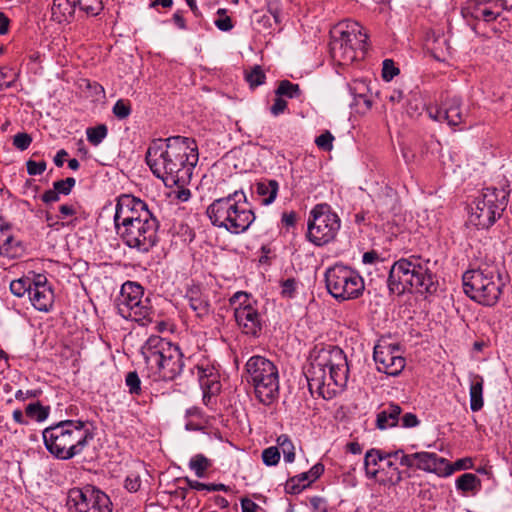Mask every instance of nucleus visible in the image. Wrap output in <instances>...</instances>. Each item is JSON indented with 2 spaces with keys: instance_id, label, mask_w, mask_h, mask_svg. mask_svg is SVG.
I'll return each instance as SVG.
<instances>
[{
  "instance_id": "44",
  "label": "nucleus",
  "mask_w": 512,
  "mask_h": 512,
  "mask_svg": "<svg viewBox=\"0 0 512 512\" xmlns=\"http://www.w3.org/2000/svg\"><path fill=\"white\" fill-rule=\"evenodd\" d=\"M125 383L129 388L130 394L139 395L141 392V381L135 371L129 372L126 375Z\"/></svg>"
},
{
  "instance_id": "55",
  "label": "nucleus",
  "mask_w": 512,
  "mask_h": 512,
  "mask_svg": "<svg viewBox=\"0 0 512 512\" xmlns=\"http://www.w3.org/2000/svg\"><path fill=\"white\" fill-rule=\"evenodd\" d=\"M60 194L58 193L57 190H55V188L53 189H50V190H47L45 191L42 196H41V199L44 203L48 204V203H53V202H57L59 201L60 199Z\"/></svg>"
},
{
  "instance_id": "24",
  "label": "nucleus",
  "mask_w": 512,
  "mask_h": 512,
  "mask_svg": "<svg viewBox=\"0 0 512 512\" xmlns=\"http://www.w3.org/2000/svg\"><path fill=\"white\" fill-rule=\"evenodd\" d=\"M402 409L399 405L390 403L384 406L383 409L377 413L376 427L380 430L395 427L399 420Z\"/></svg>"
},
{
  "instance_id": "38",
  "label": "nucleus",
  "mask_w": 512,
  "mask_h": 512,
  "mask_svg": "<svg viewBox=\"0 0 512 512\" xmlns=\"http://www.w3.org/2000/svg\"><path fill=\"white\" fill-rule=\"evenodd\" d=\"M26 415L38 422L44 421L49 415V408L42 406L39 402L29 404L25 409Z\"/></svg>"
},
{
  "instance_id": "54",
  "label": "nucleus",
  "mask_w": 512,
  "mask_h": 512,
  "mask_svg": "<svg viewBox=\"0 0 512 512\" xmlns=\"http://www.w3.org/2000/svg\"><path fill=\"white\" fill-rule=\"evenodd\" d=\"M403 428H414L419 425L420 421L413 413H405L400 420Z\"/></svg>"
},
{
  "instance_id": "43",
  "label": "nucleus",
  "mask_w": 512,
  "mask_h": 512,
  "mask_svg": "<svg viewBox=\"0 0 512 512\" xmlns=\"http://www.w3.org/2000/svg\"><path fill=\"white\" fill-rule=\"evenodd\" d=\"M263 463L267 466H274L280 460V451L278 447L272 446L263 450L262 452Z\"/></svg>"
},
{
  "instance_id": "50",
  "label": "nucleus",
  "mask_w": 512,
  "mask_h": 512,
  "mask_svg": "<svg viewBox=\"0 0 512 512\" xmlns=\"http://www.w3.org/2000/svg\"><path fill=\"white\" fill-rule=\"evenodd\" d=\"M27 173L31 176L41 175L46 170V162L39 161L36 162L34 160H28L26 162Z\"/></svg>"
},
{
  "instance_id": "17",
  "label": "nucleus",
  "mask_w": 512,
  "mask_h": 512,
  "mask_svg": "<svg viewBox=\"0 0 512 512\" xmlns=\"http://www.w3.org/2000/svg\"><path fill=\"white\" fill-rule=\"evenodd\" d=\"M504 10L502 0H470L462 9L464 18L476 21L492 22L501 16Z\"/></svg>"
},
{
  "instance_id": "42",
  "label": "nucleus",
  "mask_w": 512,
  "mask_h": 512,
  "mask_svg": "<svg viewBox=\"0 0 512 512\" xmlns=\"http://www.w3.org/2000/svg\"><path fill=\"white\" fill-rule=\"evenodd\" d=\"M112 111L118 119H126L131 114V105L129 101L119 99L114 104Z\"/></svg>"
},
{
  "instance_id": "56",
  "label": "nucleus",
  "mask_w": 512,
  "mask_h": 512,
  "mask_svg": "<svg viewBox=\"0 0 512 512\" xmlns=\"http://www.w3.org/2000/svg\"><path fill=\"white\" fill-rule=\"evenodd\" d=\"M297 214L294 211L284 212L281 221L286 227H293L296 223Z\"/></svg>"
},
{
  "instance_id": "63",
  "label": "nucleus",
  "mask_w": 512,
  "mask_h": 512,
  "mask_svg": "<svg viewBox=\"0 0 512 512\" xmlns=\"http://www.w3.org/2000/svg\"><path fill=\"white\" fill-rule=\"evenodd\" d=\"M184 481L187 483V485L191 489L198 490V491L199 490H205V487H206L205 483H202V482H199V481H196V480H191L188 477H185Z\"/></svg>"
},
{
  "instance_id": "59",
  "label": "nucleus",
  "mask_w": 512,
  "mask_h": 512,
  "mask_svg": "<svg viewBox=\"0 0 512 512\" xmlns=\"http://www.w3.org/2000/svg\"><path fill=\"white\" fill-rule=\"evenodd\" d=\"M61 218L72 216L76 214V209L73 205L64 204L59 207Z\"/></svg>"
},
{
  "instance_id": "21",
  "label": "nucleus",
  "mask_w": 512,
  "mask_h": 512,
  "mask_svg": "<svg viewBox=\"0 0 512 512\" xmlns=\"http://www.w3.org/2000/svg\"><path fill=\"white\" fill-rule=\"evenodd\" d=\"M197 377L204 395H215L220 391L219 375L214 368L197 366Z\"/></svg>"
},
{
  "instance_id": "47",
  "label": "nucleus",
  "mask_w": 512,
  "mask_h": 512,
  "mask_svg": "<svg viewBox=\"0 0 512 512\" xmlns=\"http://www.w3.org/2000/svg\"><path fill=\"white\" fill-rule=\"evenodd\" d=\"M334 136L329 132L325 131L315 139V144L319 149L324 151H330L333 148Z\"/></svg>"
},
{
  "instance_id": "36",
  "label": "nucleus",
  "mask_w": 512,
  "mask_h": 512,
  "mask_svg": "<svg viewBox=\"0 0 512 512\" xmlns=\"http://www.w3.org/2000/svg\"><path fill=\"white\" fill-rule=\"evenodd\" d=\"M277 447L279 451L283 453L284 461L287 463H292L295 459V448L290 440V438L287 435H280L277 438Z\"/></svg>"
},
{
  "instance_id": "41",
  "label": "nucleus",
  "mask_w": 512,
  "mask_h": 512,
  "mask_svg": "<svg viewBox=\"0 0 512 512\" xmlns=\"http://www.w3.org/2000/svg\"><path fill=\"white\" fill-rule=\"evenodd\" d=\"M32 287L31 281L29 279L19 278L13 280L10 283V291L13 295L17 297H22L26 292H30Z\"/></svg>"
},
{
  "instance_id": "20",
  "label": "nucleus",
  "mask_w": 512,
  "mask_h": 512,
  "mask_svg": "<svg viewBox=\"0 0 512 512\" xmlns=\"http://www.w3.org/2000/svg\"><path fill=\"white\" fill-rule=\"evenodd\" d=\"M186 299L189 307L195 312L196 317L201 320H207L211 313L212 308L208 295L203 293L199 287H192L187 291Z\"/></svg>"
},
{
  "instance_id": "23",
  "label": "nucleus",
  "mask_w": 512,
  "mask_h": 512,
  "mask_svg": "<svg viewBox=\"0 0 512 512\" xmlns=\"http://www.w3.org/2000/svg\"><path fill=\"white\" fill-rule=\"evenodd\" d=\"M142 296H144V292L141 285L130 281L124 283L117 301L118 312H121L123 305L129 308H131V306L133 307V305H136V301Z\"/></svg>"
},
{
  "instance_id": "30",
  "label": "nucleus",
  "mask_w": 512,
  "mask_h": 512,
  "mask_svg": "<svg viewBox=\"0 0 512 512\" xmlns=\"http://www.w3.org/2000/svg\"><path fill=\"white\" fill-rule=\"evenodd\" d=\"M18 243L15 241L9 227H0V255L7 257H14L16 250L15 246Z\"/></svg>"
},
{
  "instance_id": "34",
  "label": "nucleus",
  "mask_w": 512,
  "mask_h": 512,
  "mask_svg": "<svg viewBox=\"0 0 512 512\" xmlns=\"http://www.w3.org/2000/svg\"><path fill=\"white\" fill-rule=\"evenodd\" d=\"M276 96L287 97L290 99L299 98L301 96V89L298 84L292 83L289 80H282L279 82L275 90Z\"/></svg>"
},
{
  "instance_id": "51",
  "label": "nucleus",
  "mask_w": 512,
  "mask_h": 512,
  "mask_svg": "<svg viewBox=\"0 0 512 512\" xmlns=\"http://www.w3.org/2000/svg\"><path fill=\"white\" fill-rule=\"evenodd\" d=\"M141 487V479L138 474L131 473L125 479V488L132 493L137 492Z\"/></svg>"
},
{
  "instance_id": "16",
  "label": "nucleus",
  "mask_w": 512,
  "mask_h": 512,
  "mask_svg": "<svg viewBox=\"0 0 512 512\" xmlns=\"http://www.w3.org/2000/svg\"><path fill=\"white\" fill-rule=\"evenodd\" d=\"M373 358L377 370L389 376H398L406 365L398 344H377L374 347Z\"/></svg>"
},
{
  "instance_id": "32",
  "label": "nucleus",
  "mask_w": 512,
  "mask_h": 512,
  "mask_svg": "<svg viewBox=\"0 0 512 512\" xmlns=\"http://www.w3.org/2000/svg\"><path fill=\"white\" fill-rule=\"evenodd\" d=\"M481 481L473 473H464L456 480V488L463 492L476 491L480 489Z\"/></svg>"
},
{
  "instance_id": "58",
  "label": "nucleus",
  "mask_w": 512,
  "mask_h": 512,
  "mask_svg": "<svg viewBox=\"0 0 512 512\" xmlns=\"http://www.w3.org/2000/svg\"><path fill=\"white\" fill-rule=\"evenodd\" d=\"M242 512H256L258 506L250 499L244 498L241 500Z\"/></svg>"
},
{
  "instance_id": "25",
  "label": "nucleus",
  "mask_w": 512,
  "mask_h": 512,
  "mask_svg": "<svg viewBox=\"0 0 512 512\" xmlns=\"http://www.w3.org/2000/svg\"><path fill=\"white\" fill-rule=\"evenodd\" d=\"M29 297L32 305L39 311L47 312L53 305L54 295L49 286L31 287Z\"/></svg>"
},
{
  "instance_id": "22",
  "label": "nucleus",
  "mask_w": 512,
  "mask_h": 512,
  "mask_svg": "<svg viewBox=\"0 0 512 512\" xmlns=\"http://www.w3.org/2000/svg\"><path fill=\"white\" fill-rule=\"evenodd\" d=\"M462 101L459 97L453 96L448 97L443 105V111H444V118L445 121L450 126H457L464 122L466 115L463 113L462 110Z\"/></svg>"
},
{
  "instance_id": "11",
  "label": "nucleus",
  "mask_w": 512,
  "mask_h": 512,
  "mask_svg": "<svg viewBox=\"0 0 512 512\" xmlns=\"http://www.w3.org/2000/svg\"><path fill=\"white\" fill-rule=\"evenodd\" d=\"M508 191L505 188L487 187L474 201L469 222L478 229H488L506 208Z\"/></svg>"
},
{
  "instance_id": "18",
  "label": "nucleus",
  "mask_w": 512,
  "mask_h": 512,
  "mask_svg": "<svg viewBox=\"0 0 512 512\" xmlns=\"http://www.w3.org/2000/svg\"><path fill=\"white\" fill-rule=\"evenodd\" d=\"M119 314L125 319H130L144 326L153 321L155 310L151 300L142 296L136 301V305L131 306V308L123 305Z\"/></svg>"
},
{
  "instance_id": "2",
  "label": "nucleus",
  "mask_w": 512,
  "mask_h": 512,
  "mask_svg": "<svg viewBox=\"0 0 512 512\" xmlns=\"http://www.w3.org/2000/svg\"><path fill=\"white\" fill-rule=\"evenodd\" d=\"M114 225L121 240L139 252H148L158 241V219L143 200L133 195L117 198Z\"/></svg>"
},
{
  "instance_id": "27",
  "label": "nucleus",
  "mask_w": 512,
  "mask_h": 512,
  "mask_svg": "<svg viewBox=\"0 0 512 512\" xmlns=\"http://www.w3.org/2000/svg\"><path fill=\"white\" fill-rule=\"evenodd\" d=\"M483 386H484L483 377L480 375H477V374L472 375L471 382H470L469 395H470V409L473 412H477V411L481 410L484 406Z\"/></svg>"
},
{
  "instance_id": "26",
  "label": "nucleus",
  "mask_w": 512,
  "mask_h": 512,
  "mask_svg": "<svg viewBox=\"0 0 512 512\" xmlns=\"http://www.w3.org/2000/svg\"><path fill=\"white\" fill-rule=\"evenodd\" d=\"M76 0H53L51 18L57 23L69 22L75 13Z\"/></svg>"
},
{
  "instance_id": "1",
  "label": "nucleus",
  "mask_w": 512,
  "mask_h": 512,
  "mask_svg": "<svg viewBox=\"0 0 512 512\" xmlns=\"http://www.w3.org/2000/svg\"><path fill=\"white\" fill-rule=\"evenodd\" d=\"M145 158L153 174L166 186L182 187L190 181L198 162V147L192 138L171 136L152 141Z\"/></svg>"
},
{
  "instance_id": "33",
  "label": "nucleus",
  "mask_w": 512,
  "mask_h": 512,
  "mask_svg": "<svg viewBox=\"0 0 512 512\" xmlns=\"http://www.w3.org/2000/svg\"><path fill=\"white\" fill-rule=\"evenodd\" d=\"M324 472V465L322 463H316L308 472L299 474L291 479L294 482L296 479L302 484V488L306 487L307 484L317 480Z\"/></svg>"
},
{
  "instance_id": "46",
  "label": "nucleus",
  "mask_w": 512,
  "mask_h": 512,
  "mask_svg": "<svg viewBox=\"0 0 512 512\" xmlns=\"http://www.w3.org/2000/svg\"><path fill=\"white\" fill-rule=\"evenodd\" d=\"M76 184V180L73 177H68L63 180H58L53 183V188L58 191L59 194L68 195L72 191Z\"/></svg>"
},
{
  "instance_id": "8",
  "label": "nucleus",
  "mask_w": 512,
  "mask_h": 512,
  "mask_svg": "<svg viewBox=\"0 0 512 512\" xmlns=\"http://www.w3.org/2000/svg\"><path fill=\"white\" fill-rule=\"evenodd\" d=\"M462 281L465 294L485 306H493L498 302L505 285L500 268L494 263L466 271Z\"/></svg>"
},
{
  "instance_id": "53",
  "label": "nucleus",
  "mask_w": 512,
  "mask_h": 512,
  "mask_svg": "<svg viewBox=\"0 0 512 512\" xmlns=\"http://www.w3.org/2000/svg\"><path fill=\"white\" fill-rule=\"evenodd\" d=\"M287 108V101L283 99L281 96H276L273 105L270 107V112L274 116H278Z\"/></svg>"
},
{
  "instance_id": "52",
  "label": "nucleus",
  "mask_w": 512,
  "mask_h": 512,
  "mask_svg": "<svg viewBox=\"0 0 512 512\" xmlns=\"http://www.w3.org/2000/svg\"><path fill=\"white\" fill-rule=\"evenodd\" d=\"M282 291L281 294L284 297L291 298L294 296L296 290V281L294 278H288L282 282Z\"/></svg>"
},
{
  "instance_id": "29",
  "label": "nucleus",
  "mask_w": 512,
  "mask_h": 512,
  "mask_svg": "<svg viewBox=\"0 0 512 512\" xmlns=\"http://www.w3.org/2000/svg\"><path fill=\"white\" fill-rule=\"evenodd\" d=\"M279 184L276 180H264L256 185V192L261 197L263 205H269L276 199Z\"/></svg>"
},
{
  "instance_id": "13",
  "label": "nucleus",
  "mask_w": 512,
  "mask_h": 512,
  "mask_svg": "<svg viewBox=\"0 0 512 512\" xmlns=\"http://www.w3.org/2000/svg\"><path fill=\"white\" fill-rule=\"evenodd\" d=\"M307 227L308 240L316 246H322L335 239L341 220L330 205L321 203L310 211Z\"/></svg>"
},
{
  "instance_id": "12",
  "label": "nucleus",
  "mask_w": 512,
  "mask_h": 512,
  "mask_svg": "<svg viewBox=\"0 0 512 512\" xmlns=\"http://www.w3.org/2000/svg\"><path fill=\"white\" fill-rule=\"evenodd\" d=\"M325 284L329 294L338 301L356 299L365 289L363 278L355 270L338 264L326 270Z\"/></svg>"
},
{
  "instance_id": "28",
  "label": "nucleus",
  "mask_w": 512,
  "mask_h": 512,
  "mask_svg": "<svg viewBox=\"0 0 512 512\" xmlns=\"http://www.w3.org/2000/svg\"><path fill=\"white\" fill-rule=\"evenodd\" d=\"M387 459L384 451L376 448L368 450L364 458V467L369 478H375L379 472L378 464Z\"/></svg>"
},
{
  "instance_id": "4",
  "label": "nucleus",
  "mask_w": 512,
  "mask_h": 512,
  "mask_svg": "<svg viewBox=\"0 0 512 512\" xmlns=\"http://www.w3.org/2000/svg\"><path fill=\"white\" fill-rule=\"evenodd\" d=\"M429 260L412 256L396 261L389 269L386 281L391 293L403 294L415 288L419 293L432 294L437 290V282L428 268Z\"/></svg>"
},
{
  "instance_id": "7",
  "label": "nucleus",
  "mask_w": 512,
  "mask_h": 512,
  "mask_svg": "<svg viewBox=\"0 0 512 512\" xmlns=\"http://www.w3.org/2000/svg\"><path fill=\"white\" fill-rule=\"evenodd\" d=\"M141 353L156 379L172 381L183 370L184 361L180 348L158 335H152L146 340Z\"/></svg>"
},
{
  "instance_id": "49",
  "label": "nucleus",
  "mask_w": 512,
  "mask_h": 512,
  "mask_svg": "<svg viewBox=\"0 0 512 512\" xmlns=\"http://www.w3.org/2000/svg\"><path fill=\"white\" fill-rule=\"evenodd\" d=\"M32 142V137L28 133H17L13 138V145L21 150H26Z\"/></svg>"
},
{
  "instance_id": "40",
  "label": "nucleus",
  "mask_w": 512,
  "mask_h": 512,
  "mask_svg": "<svg viewBox=\"0 0 512 512\" xmlns=\"http://www.w3.org/2000/svg\"><path fill=\"white\" fill-rule=\"evenodd\" d=\"M76 4L91 16H97L103 10L102 0H76Z\"/></svg>"
},
{
  "instance_id": "39",
  "label": "nucleus",
  "mask_w": 512,
  "mask_h": 512,
  "mask_svg": "<svg viewBox=\"0 0 512 512\" xmlns=\"http://www.w3.org/2000/svg\"><path fill=\"white\" fill-rule=\"evenodd\" d=\"M108 129L106 125L100 124L96 127H90L86 131L87 140L94 146L99 145L107 136Z\"/></svg>"
},
{
  "instance_id": "14",
  "label": "nucleus",
  "mask_w": 512,
  "mask_h": 512,
  "mask_svg": "<svg viewBox=\"0 0 512 512\" xmlns=\"http://www.w3.org/2000/svg\"><path fill=\"white\" fill-rule=\"evenodd\" d=\"M67 507L70 512H112L109 496L92 485L70 489Z\"/></svg>"
},
{
  "instance_id": "48",
  "label": "nucleus",
  "mask_w": 512,
  "mask_h": 512,
  "mask_svg": "<svg viewBox=\"0 0 512 512\" xmlns=\"http://www.w3.org/2000/svg\"><path fill=\"white\" fill-rule=\"evenodd\" d=\"M399 74V69L395 67L393 60L385 59L383 61L382 77L386 81H391Z\"/></svg>"
},
{
  "instance_id": "62",
  "label": "nucleus",
  "mask_w": 512,
  "mask_h": 512,
  "mask_svg": "<svg viewBox=\"0 0 512 512\" xmlns=\"http://www.w3.org/2000/svg\"><path fill=\"white\" fill-rule=\"evenodd\" d=\"M443 108H435L429 110V116L439 122L445 121Z\"/></svg>"
},
{
  "instance_id": "37",
  "label": "nucleus",
  "mask_w": 512,
  "mask_h": 512,
  "mask_svg": "<svg viewBox=\"0 0 512 512\" xmlns=\"http://www.w3.org/2000/svg\"><path fill=\"white\" fill-rule=\"evenodd\" d=\"M245 80L251 88H255L265 83L266 75L261 66L255 65L250 71L245 72Z\"/></svg>"
},
{
  "instance_id": "19",
  "label": "nucleus",
  "mask_w": 512,
  "mask_h": 512,
  "mask_svg": "<svg viewBox=\"0 0 512 512\" xmlns=\"http://www.w3.org/2000/svg\"><path fill=\"white\" fill-rule=\"evenodd\" d=\"M234 317L242 333L254 337L260 334L262 330V317L258 312L257 306L237 311Z\"/></svg>"
},
{
  "instance_id": "9",
  "label": "nucleus",
  "mask_w": 512,
  "mask_h": 512,
  "mask_svg": "<svg viewBox=\"0 0 512 512\" xmlns=\"http://www.w3.org/2000/svg\"><path fill=\"white\" fill-rule=\"evenodd\" d=\"M367 34L353 20L339 22L331 32L330 53L340 65H348L357 58V50L365 48Z\"/></svg>"
},
{
  "instance_id": "31",
  "label": "nucleus",
  "mask_w": 512,
  "mask_h": 512,
  "mask_svg": "<svg viewBox=\"0 0 512 512\" xmlns=\"http://www.w3.org/2000/svg\"><path fill=\"white\" fill-rule=\"evenodd\" d=\"M230 305L234 309V314H236L237 311H240L245 308H251L257 306V301L253 299V297L244 291H238L236 292L231 298H230Z\"/></svg>"
},
{
  "instance_id": "35",
  "label": "nucleus",
  "mask_w": 512,
  "mask_h": 512,
  "mask_svg": "<svg viewBox=\"0 0 512 512\" xmlns=\"http://www.w3.org/2000/svg\"><path fill=\"white\" fill-rule=\"evenodd\" d=\"M211 461L203 454L193 456L189 462V468L193 470L197 477L205 476L206 471L210 468Z\"/></svg>"
},
{
  "instance_id": "57",
  "label": "nucleus",
  "mask_w": 512,
  "mask_h": 512,
  "mask_svg": "<svg viewBox=\"0 0 512 512\" xmlns=\"http://www.w3.org/2000/svg\"><path fill=\"white\" fill-rule=\"evenodd\" d=\"M39 394V392L37 390H27L26 392L22 391V390H18L16 393H15V398L17 400H25L27 398H35L37 397Z\"/></svg>"
},
{
  "instance_id": "3",
  "label": "nucleus",
  "mask_w": 512,
  "mask_h": 512,
  "mask_svg": "<svg viewBox=\"0 0 512 512\" xmlns=\"http://www.w3.org/2000/svg\"><path fill=\"white\" fill-rule=\"evenodd\" d=\"M348 372L347 358L342 349L337 346L315 348L305 370L310 393L332 399L346 386Z\"/></svg>"
},
{
  "instance_id": "15",
  "label": "nucleus",
  "mask_w": 512,
  "mask_h": 512,
  "mask_svg": "<svg viewBox=\"0 0 512 512\" xmlns=\"http://www.w3.org/2000/svg\"><path fill=\"white\" fill-rule=\"evenodd\" d=\"M401 465L407 468H415L426 472L435 473L439 476H449L454 472L449 462L433 452H416L403 456Z\"/></svg>"
},
{
  "instance_id": "64",
  "label": "nucleus",
  "mask_w": 512,
  "mask_h": 512,
  "mask_svg": "<svg viewBox=\"0 0 512 512\" xmlns=\"http://www.w3.org/2000/svg\"><path fill=\"white\" fill-rule=\"evenodd\" d=\"M66 156H68V153L64 149L59 150L54 157L55 165L58 167L63 166Z\"/></svg>"
},
{
  "instance_id": "60",
  "label": "nucleus",
  "mask_w": 512,
  "mask_h": 512,
  "mask_svg": "<svg viewBox=\"0 0 512 512\" xmlns=\"http://www.w3.org/2000/svg\"><path fill=\"white\" fill-rule=\"evenodd\" d=\"M379 259V255L376 251H368L363 254L362 261L365 264H372Z\"/></svg>"
},
{
  "instance_id": "10",
  "label": "nucleus",
  "mask_w": 512,
  "mask_h": 512,
  "mask_svg": "<svg viewBox=\"0 0 512 512\" xmlns=\"http://www.w3.org/2000/svg\"><path fill=\"white\" fill-rule=\"evenodd\" d=\"M248 382L254 387L256 398L264 405L272 404L279 395V374L269 359L255 355L245 365Z\"/></svg>"
},
{
  "instance_id": "45",
  "label": "nucleus",
  "mask_w": 512,
  "mask_h": 512,
  "mask_svg": "<svg viewBox=\"0 0 512 512\" xmlns=\"http://www.w3.org/2000/svg\"><path fill=\"white\" fill-rule=\"evenodd\" d=\"M217 14L219 18L214 21L215 26L221 31H230L233 28V24L231 18L226 15V9H218Z\"/></svg>"
},
{
  "instance_id": "6",
  "label": "nucleus",
  "mask_w": 512,
  "mask_h": 512,
  "mask_svg": "<svg viewBox=\"0 0 512 512\" xmlns=\"http://www.w3.org/2000/svg\"><path fill=\"white\" fill-rule=\"evenodd\" d=\"M42 435L49 453L57 459L69 460L87 446L89 431L82 421L65 420L45 428Z\"/></svg>"
},
{
  "instance_id": "61",
  "label": "nucleus",
  "mask_w": 512,
  "mask_h": 512,
  "mask_svg": "<svg viewBox=\"0 0 512 512\" xmlns=\"http://www.w3.org/2000/svg\"><path fill=\"white\" fill-rule=\"evenodd\" d=\"M9 19L8 17L0 12V35H4L8 32V29H9Z\"/></svg>"
},
{
  "instance_id": "5",
  "label": "nucleus",
  "mask_w": 512,
  "mask_h": 512,
  "mask_svg": "<svg viewBox=\"0 0 512 512\" xmlns=\"http://www.w3.org/2000/svg\"><path fill=\"white\" fill-rule=\"evenodd\" d=\"M206 214L214 226L233 234L245 232L255 220L254 212L242 191H235L214 200L208 206Z\"/></svg>"
}]
</instances>
